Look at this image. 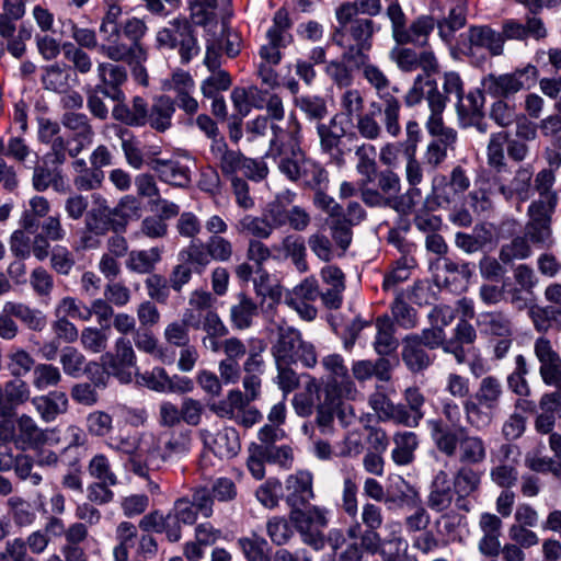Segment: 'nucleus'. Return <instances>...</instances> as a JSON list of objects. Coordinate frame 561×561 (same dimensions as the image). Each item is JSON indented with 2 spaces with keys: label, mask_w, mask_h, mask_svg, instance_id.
I'll return each instance as SVG.
<instances>
[{
  "label": "nucleus",
  "mask_w": 561,
  "mask_h": 561,
  "mask_svg": "<svg viewBox=\"0 0 561 561\" xmlns=\"http://www.w3.org/2000/svg\"><path fill=\"white\" fill-rule=\"evenodd\" d=\"M534 353L540 364L539 375L542 382L557 389L541 396L539 408L545 413L554 415L556 412L561 410V356L546 336L536 339Z\"/></svg>",
  "instance_id": "4"
},
{
  "label": "nucleus",
  "mask_w": 561,
  "mask_h": 561,
  "mask_svg": "<svg viewBox=\"0 0 561 561\" xmlns=\"http://www.w3.org/2000/svg\"><path fill=\"white\" fill-rule=\"evenodd\" d=\"M128 42L121 41V37H106L102 45L104 55L113 60H125L129 65L134 61H145L147 56L145 49L136 41V37H127Z\"/></svg>",
  "instance_id": "28"
},
{
  "label": "nucleus",
  "mask_w": 561,
  "mask_h": 561,
  "mask_svg": "<svg viewBox=\"0 0 561 561\" xmlns=\"http://www.w3.org/2000/svg\"><path fill=\"white\" fill-rule=\"evenodd\" d=\"M4 311L13 314L32 331H42L47 324L46 317L42 311L21 302H5Z\"/></svg>",
  "instance_id": "53"
},
{
  "label": "nucleus",
  "mask_w": 561,
  "mask_h": 561,
  "mask_svg": "<svg viewBox=\"0 0 561 561\" xmlns=\"http://www.w3.org/2000/svg\"><path fill=\"white\" fill-rule=\"evenodd\" d=\"M453 501L454 489L449 474L439 470L431 482L426 504L432 511L443 513L450 508Z\"/></svg>",
  "instance_id": "29"
},
{
  "label": "nucleus",
  "mask_w": 561,
  "mask_h": 561,
  "mask_svg": "<svg viewBox=\"0 0 561 561\" xmlns=\"http://www.w3.org/2000/svg\"><path fill=\"white\" fill-rule=\"evenodd\" d=\"M352 374L354 378L360 382L374 376L380 381H388L391 378L390 362L382 357L374 362L369 359L355 360L352 364Z\"/></svg>",
  "instance_id": "42"
},
{
  "label": "nucleus",
  "mask_w": 561,
  "mask_h": 561,
  "mask_svg": "<svg viewBox=\"0 0 561 561\" xmlns=\"http://www.w3.org/2000/svg\"><path fill=\"white\" fill-rule=\"evenodd\" d=\"M426 426L435 448L446 458L471 466L485 461V440L479 435L470 434L466 426L450 427L440 419H428Z\"/></svg>",
  "instance_id": "1"
},
{
  "label": "nucleus",
  "mask_w": 561,
  "mask_h": 561,
  "mask_svg": "<svg viewBox=\"0 0 561 561\" xmlns=\"http://www.w3.org/2000/svg\"><path fill=\"white\" fill-rule=\"evenodd\" d=\"M179 261L190 266L194 273L203 274L211 259L205 242L192 240L187 247L180 250Z\"/></svg>",
  "instance_id": "47"
},
{
  "label": "nucleus",
  "mask_w": 561,
  "mask_h": 561,
  "mask_svg": "<svg viewBox=\"0 0 561 561\" xmlns=\"http://www.w3.org/2000/svg\"><path fill=\"white\" fill-rule=\"evenodd\" d=\"M313 497V477L310 471L300 470L287 477L285 500L291 510L306 507Z\"/></svg>",
  "instance_id": "19"
},
{
  "label": "nucleus",
  "mask_w": 561,
  "mask_h": 561,
  "mask_svg": "<svg viewBox=\"0 0 561 561\" xmlns=\"http://www.w3.org/2000/svg\"><path fill=\"white\" fill-rule=\"evenodd\" d=\"M210 152L219 162L221 172L230 176H236L237 171H241L244 156L239 151L228 149L224 139H215L211 141Z\"/></svg>",
  "instance_id": "44"
},
{
  "label": "nucleus",
  "mask_w": 561,
  "mask_h": 561,
  "mask_svg": "<svg viewBox=\"0 0 561 561\" xmlns=\"http://www.w3.org/2000/svg\"><path fill=\"white\" fill-rule=\"evenodd\" d=\"M59 362L64 373L72 378L82 376L84 371L99 369V363L94 360L88 362L85 356L73 346H66L62 348Z\"/></svg>",
  "instance_id": "43"
},
{
  "label": "nucleus",
  "mask_w": 561,
  "mask_h": 561,
  "mask_svg": "<svg viewBox=\"0 0 561 561\" xmlns=\"http://www.w3.org/2000/svg\"><path fill=\"white\" fill-rule=\"evenodd\" d=\"M8 514L19 527L31 526L36 519L33 505L21 496H11L7 501Z\"/></svg>",
  "instance_id": "60"
},
{
  "label": "nucleus",
  "mask_w": 561,
  "mask_h": 561,
  "mask_svg": "<svg viewBox=\"0 0 561 561\" xmlns=\"http://www.w3.org/2000/svg\"><path fill=\"white\" fill-rule=\"evenodd\" d=\"M397 45L391 49L390 57L403 71H413L422 68L426 77L437 70V61L434 54L423 47H416L410 43L411 37H396Z\"/></svg>",
  "instance_id": "10"
},
{
  "label": "nucleus",
  "mask_w": 561,
  "mask_h": 561,
  "mask_svg": "<svg viewBox=\"0 0 561 561\" xmlns=\"http://www.w3.org/2000/svg\"><path fill=\"white\" fill-rule=\"evenodd\" d=\"M112 115L114 119L133 127H142L148 122V103L141 96H134L131 104L116 101Z\"/></svg>",
  "instance_id": "32"
},
{
  "label": "nucleus",
  "mask_w": 561,
  "mask_h": 561,
  "mask_svg": "<svg viewBox=\"0 0 561 561\" xmlns=\"http://www.w3.org/2000/svg\"><path fill=\"white\" fill-rule=\"evenodd\" d=\"M93 202L92 208L85 215V228L95 236H104L111 229V216L114 214L101 195H93Z\"/></svg>",
  "instance_id": "36"
},
{
  "label": "nucleus",
  "mask_w": 561,
  "mask_h": 561,
  "mask_svg": "<svg viewBox=\"0 0 561 561\" xmlns=\"http://www.w3.org/2000/svg\"><path fill=\"white\" fill-rule=\"evenodd\" d=\"M162 89L175 92L174 104L187 115L192 116L198 112V102L192 95L195 90V82L187 71L183 69L174 70L170 79L163 80Z\"/></svg>",
  "instance_id": "17"
},
{
  "label": "nucleus",
  "mask_w": 561,
  "mask_h": 561,
  "mask_svg": "<svg viewBox=\"0 0 561 561\" xmlns=\"http://www.w3.org/2000/svg\"><path fill=\"white\" fill-rule=\"evenodd\" d=\"M394 448L391 459L398 466H408L414 461L415 450L419 447V436L414 432L402 431L393 435Z\"/></svg>",
  "instance_id": "41"
},
{
  "label": "nucleus",
  "mask_w": 561,
  "mask_h": 561,
  "mask_svg": "<svg viewBox=\"0 0 561 561\" xmlns=\"http://www.w3.org/2000/svg\"><path fill=\"white\" fill-rule=\"evenodd\" d=\"M175 113L174 101L168 95L156 98L148 107L147 124L154 130L163 133L172 125V117Z\"/></svg>",
  "instance_id": "37"
},
{
  "label": "nucleus",
  "mask_w": 561,
  "mask_h": 561,
  "mask_svg": "<svg viewBox=\"0 0 561 561\" xmlns=\"http://www.w3.org/2000/svg\"><path fill=\"white\" fill-rule=\"evenodd\" d=\"M274 138L271 140L267 156L280 160L301 152V125L294 113H290L287 121V128L283 130L279 126H272Z\"/></svg>",
  "instance_id": "13"
},
{
  "label": "nucleus",
  "mask_w": 561,
  "mask_h": 561,
  "mask_svg": "<svg viewBox=\"0 0 561 561\" xmlns=\"http://www.w3.org/2000/svg\"><path fill=\"white\" fill-rule=\"evenodd\" d=\"M32 185L37 192H45L50 186L58 193L65 192L67 188L65 178L58 167L49 169L46 165H35Z\"/></svg>",
  "instance_id": "48"
},
{
  "label": "nucleus",
  "mask_w": 561,
  "mask_h": 561,
  "mask_svg": "<svg viewBox=\"0 0 561 561\" xmlns=\"http://www.w3.org/2000/svg\"><path fill=\"white\" fill-rule=\"evenodd\" d=\"M508 134L506 131L491 135L486 148L488 164L497 172L505 170V147L507 148Z\"/></svg>",
  "instance_id": "62"
},
{
  "label": "nucleus",
  "mask_w": 561,
  "mask_h": 561,
  "mask_svg": "<svg viewBox=\"0 0 561 561\" xmlns=\"http://www.w3.org/2000/svg\"><path fill=\"white\" fill-rule=\"evenodd\" d=\"M24 12L23 0H4L3 12L0 14V35H12Z\"/></svg>",
  "instance_id": "63"
},
{
  "label": "nucleus",
  "mask_w": 561,
  "mask_h": 561,
  "mask_svg": "<svg viewBox=\"0 0 561 561\" xmlns=\"http://www.w3.org/2000/svg\"><path fill=\"white\" fill-rule=\"evenodd\" d=\"M99 77L103 91L101 94L113 101H124L125 94L122 90L123 83L127 79L126 70L116 65L112 64H100L99 65Z\"/></svg>",
  "instance_id": "31"
},
{
  "label": "nucleus",
  "mask_w": 561,
  "mask_h": 561,
  "mask_svg": "<svg viewBox=\"0 0 561 561\" xmlns=\"http://www.w3.org/2000/svg\"><path fill=\"white\" fill-rule=\"evenodd\" d=\"M61 124L71 131L70 140L75 142L70 158H77L79 153L91 145L94 136L89 117L83 113L68 111L61 116Z\"/></svg>",
  "instance_id": "21"
},
{
  "label": "nucleus",
  "mask_w": 561,
  "mask_h": 561,
  "mask_svg": "<svg viewBox=\"0 0 561 561\" xmlns=\"http://www.w3.org/2000/svg\"><path fill=\"white\" fill-rule=\"evenodd\" d=\"M476 328L466 319H460L451 331V336L446 344V354L454 356L458 365L469 362L470 346L477 341Z\"/></svg>",
  "instance_id": "23"
},
{
  "label": "nucleus",
  "mask_w": 561,
  "mask_h": 561,
  "mask_svg": "<svg viewBox=\"0 0 561 561\" xmlns=\"http://www.w3.org/2000/svg\"><path fill=\"white\" fill-rule=\"evenodd\" d=\"M354 127L350 121L342 119V115H334L328 124L318 123L317 134L320 139L321 151L330 157L335 165H343L345 151L342 149V139L354 135L350 130Z\"/></svg>",
  "instance_id": "9"
},
{
  "label": "nucleus",
  "mask_w": 561,
  "mask_h": 561,
  "mask_svg": "<svg viewBox=\"0 0 561 561\" xmlns=\"http://www.w3.org/2000/svg\"><path fill=\"white\" fill-rule=\"evenodd\" d=\"M199 437L205 448L220 459L233 458L241 448L239 433L233 427H224L216 434L203 428L199 431Z\"/></svg>",
  "instance_id": "18"
},
{
  "label": "nucleus",
  "mask_w": 561,
  "mask_h": 561,
  "mask_svg": "<svg viewBox=\"0 0 561 561\" xmlns=\"http://www.w3.org/2000/svg\"><path fill=\"white\" fill-rule=\"evenodd\" d=\"M391 320L394 325L404 329L412 330L419 324L417 311L408 304L403 291H398L393 301L390 304Z\"/></svg>",
  "instance_id": "49"
},
{
  "label": "nucleus",
  "mask_w": 561,
  "mask_h": 561,
  "mask_svg": "<svg viewBox=\"0 0 561 561\" xmlns=\"http://www.w3.org/2000/svg\"><path fill=\"white\" fill-rule=\"evenodd\" d=\"M285 255L291 260L296 268L304 273L308 270V263L306 260L307 249L305 240L300 236H287L282 242Z\"/></svg>",
  "instance_id": "64"
},
{
  "label": "nucleus",
  "mask_w": 561,
  "mask_h": 561,
  "mask_svg": "<svg viewBox=\"0 0 561 561\" xmlns=\"http://www.w3.org/2000/svg\"><path fill=\"white\" fill-rule=\"evenodd\" d=\"M192 448V431L175 428L162 436L163 465L173 457H182Z\"/></svg>",
  "instance_id": "40"
},
{
  "label": "nucleus",
  "mask_w": 561,
  "mask_h": 561,
  "mask_svg": "<svg viewBox=\"0 0 561 561\" xmlns=\"http://www.w3.org/2000/svg\"><path fill=\"white\" fill-rule=\"evenodd\" d=\"M454 49L468 57L485 59L503 53L504 37H460Z\"/></svg>",
  "instance_id": "26"
},
{
  "label": "nucleus",
  "mask_w": 561,
  "mask_h": 561,
  "mask_svg": "<svg viewBox=\"0 0 561 561\" xmlns=\"http://www.w3.org/2000/svg\"><path fill=\"white\" fill-rule=\"evenodd\" d=\"M162 259V249L133 250L125 262L126 268L137 274H150Z\"/></svg>",
  "instance_id": "45"
},
{
  "label": "nucleus",
  "mask_w": 561,
  "mask_h": 561,
  "mask_svg": "<svg viewBox=\"0 0 561 561\" xmlns=\"http://www.w3.org/2000/svg\"><path fill=\"white\" fill-rule=\"evenodd\" d=\"M295 198L296 193L286 191L277 194L273 201L266 204L263 214L273 225L274 230L286 226L288 210Z\"/></svg>",
  "instance_id": "46"
},
{
  "label": "nucleus",
  "mask_w": 561,
  "mask_h": 561,
  "mask_svg": "<svg viewBox=\"0 0 561 561\" xmlns=\"http://www.w3.org/2000/svg\"><path fill=\"white\" fill-rule=\"evenodd\" d=\"M360 70L364 79L375 89L380 100V102H373L371 107L377 108L381 114L385 131L389 136L397 138L402 129L400 124L401 102L394 95L399 92V88L392 87L385 72L370 61L362 67Z\"/></svg>",
  "instance_id": "3"
},
{
  "label": "nucleus",
  "mask_w": 561,
  "mask_h": 561,
  "mask_svg": "<svg viewBox=\"0 0 561 561\" xmlns=\"http://www.w3.org/2000/svg\"><path fill=\"white\" fill-rule=\"evenodd\" d=\"M479 325L482 330L493 336H513L511 319L503 312H484L480 314Z\"/></svg>",
  "instance_id": "57"
},
{
  "label": "nucleus",
  "mask_w": 561,
  "mask_h": 561,
  "mask_svg": "<svg viewBox=\"0 0 561 561\" xmlns=\"http://www.w3.org/2000/svg\"><path fill=\"white\" fill-rule=\"evenodd\" d=\"M138 537L136 525L130 522H121L115 530L117 545L113 549L114 561H128L129 550L135 546Z\"/></svg>",
  "instance_id": "52"
},
{
  "label": "nucleus",
  "mask_w": 561,
  "mask_h": 561,
  "mask_svg": "<svg viewBox=\"0 0 561 561\" xmlns=\"http://www.w3.org/2000/svg\"><path fill=\"white\" fill-rule=\"evenodd\" d=\"M243 47L241 37H209L206 45L205 65L210 71L221 66V57H237Z\"/></svg>",
  "instance_id": "27"
},
{
  "label": "nucleus",
  "mask_w": 561,
  "mask_h": 561,
  "mask_svg": "<svg viewBox=\"0 0 561 561\" xmlns=\"http://www.w3.org/2000/svg\"><path fill=\"white\" fill-rule=\"evenodd\" d=\"M18 442L27 448H39L42 445L59 443V432L57 428L43 430L30 415L22 414L18 421Z\"/></svg>",
  "instance_id": "22"
},
{
  "label": "nucleus",
  "mask_w": 561,
  "mask_h": 561,
  "mask_svg": "<svg viewBox=\"0 0 561 561\" xmlns=\"http://www.w3.org/2000/svg\"><path fill=\"white\" fill-rule=\"evenodd\" d=\"M474 265L450 257L444 259V283L451 291L463 290L472 275Z\"/></svg>",
  "instance_id": "38"
},
{
  "label": "nucleus",
  "mask_w": 561,
  "mask_h": 561,
  "mask_svg": "<svg viewBox=\"0 0 561 561\" xmlns=\"http://www.w3.org/2000/svg\"><path fill=\"white\" fill-rule=\"evenodd\" d=\"M320 298L318 280L314 277H307L296 285L285 297V304L295 310L306 321L317 318L318 309L314 304Z\"/></svg>",
  "instance_id": "14"
},
{
  "label": "nucleus",
  "mask_w": 561,
  "mask_h": 561,
  "mask_svg": "<svg viewBox=\"0 0 561 561\" xmlns=\"http://www.w3.org/2000/svg\"><path fill=\"white\" fill-rule=\"evenodd\" d=\"M302 342L304 340L299 330L290 327L280 329L277 341L272 346L275 363L278 365L282 362L295 363V356Z\"/></svg>",
  "instance_id": "35"
},
{
  "label": "nucleus",
  "mask_w": 561,
  "mask_h": 561,
  "mask_svg": "<svg viewBox=\"0 0 561 561\" xmlns=\"http://www.w3.org/2000/svg\"><path fill=\"white\" fill-rule=\"evenodd\" d=\"M456 191L450 182L443 174H435L432 180V193L426 197L425 205L430 210L449 205L455 196Z\"/></svg>",
  "instance_id": "51"
},
{
  "label": "nucleus",
  "mask_w": 561,
  "mask_h": 561,
  "mask_svg": "<svg viewBox=\"0 0 561 561\" xmlns=\"http://www.w3.org/2000/svg\"><path fill=\"white\" fill-rule=\"evenodd\" d=\"M333 41L343 49V59L355 68L360 69L369 62L370 37H333Z\"/></svg>",
  "instance_id": "34"
},
{
  "label": "nucleus",
  "mask_w": 561,
  "mask_h": 561,
  "mask_svg": "<svg viewBox=\"0 0 561 561\" xmlns=\"http://www.w3.org/2000/svg\"><path fill=\"white\" fill-rule=\"evenodd\" d=\"M319 187L313 190V205L328 215V222L331 236L335 243L345 251L353 237L352 228L359 225L366 218V210L359 202L348 201L345 205L339 204L324 190Z\"/></svg>",
  "instance_id": "2"
},
{
  "label": "nucleus",
  "mask_w": 561,
  "mask_h": 561,
  "mask_svg": "<svg viewBox=\"0 0 561 561\" xmlns=\"http://www.w3.org/2000/svg\"><path fill=\"white\" fill-rule=\"evenodd\" d=\"M41 419L47 423L54 422L68 410V397L62 391H50L47 394L34 397L31 400Z\"/></svg>",
  "instance_id": "33"
},
{
  "label": "nucleus",
  "mask_w": 561,
  "mask_h": 561,
  "mask_svg": "<svg viewBox=\"0 0 561 561\" xmlns=\"http://www.w3.org/2000/svg\"><path fill=\"white\" fill-rule=\"evenodd\" d=\"M503 394L502 383L494 376L484 377L477 390V401L489 410L499 408L501 397Z\"/></svg>",
  "instance_id": "58"
},
{
  "label": "nucleus",
  "mask_w": 561,
  "mask_h": 561,
  "mask_svg": "<svg viewBox=\"0 0 561 561\" xmlns=\"http://www.w3.org/2000/svg\"><path fill=\"white\" fill-rule=\"evenodd\" d=\"M450 8L448 16L435 22L433 16H420L411 25V31L414 35H428L435 27L438 28L439 35H447L459 31L465 26L467 21L468 3L467 0H446Z\"/></svg>",
  "instance_id": "11"
},
{
  "label": "nucleus",
  "mask_w": 561,
  "mask_h": 561,
  "mask_svg": "<svg viewBox=\"0 0 561 561\" xmlns=\"http://www.w3.org/2000/svg\"><path fill=\"white\" fill-rule=\"evenodd\" d=\"M533 171L530 168H519L510 185H501L500 193L505 199L517 196L519 201L525 202L530 197Z\"/></svg>",
  "instance_id": "55"
},
{
  "label": "nucleus",
  "mask_w": 561,
  "mask_h": 561,
  "mask_svg": "<svg viewBox=\"0 0 561 561\" xmlns=\"http://www.w3.org/2000/svg\"><path fill=\"white\" fill-rule=\"evenodd\" d=\"M471 465H461L454 477V485L460 495H470L479 490L482 472Z\"/></svg>",
  "instance_id": "61"
},
{
  "label": "nucleus",
  "mask_w": 561,
  "mask_h": 561,
  "mask_svg": "<svg viewBox=\"0 0 561 561\" xmlns=\"http://www.w3.org/2000/svg\"><path fill=\"white\" fill-rule=\"evenodd\" d=\"M485 98L483 90H470L467 95L457 101V113L462 127H474L479 133L485 134L489 124L484 117Z\"/></svg>",
  "instance_id": "16"
},
{
  "label": "nucleus",
  "mask_w": 561,
  "mask_h": 561,
  "mask_svg": "<svg viewBox=\"0 0 561 561\" xmlns=\"http://www.w3.org/2000/svg\"><path fill=\"white\" fill-rule=\"evenodd\" d=\"M401 358L411 373L417 374L432 366L436 356L423 345L417 334H408L402 340Z\"/></svg>",
  "instance_id": "20"
},
{
  "label": "nucleus",
  "mask_w": 561,
  "mask_h": 561,
  "mask_svg": "<svg viewBox=\"0 0 561 561\" xmlns=\"http://www.w3.org/2000/svg\"><path fill=\"white\" fill-rule=\"evenodd\" d=\"M524 236L538 249L550 248L553 243L551 221L529 218Z\"/></svg>",
  "instance_id": "56"
},
{
  "label": "nucleus",
  "mask_w": 561,
  "mask_h": 561,
  "mask_svg": "<svg viewBox=\"0 0 561 561\" xmlns=\"http://www.w3.org/2000/svg\"><path fill=\"white\" fill-rule=\"evenodd\" d=\"M321 364L328 373L327 392L337 399H354L357 389L343 357L331 354L324 356Z\"/></svg>",
  "instance_id": "12"
},
{
  "label": "nucleus",
  "mask_w": 561,
  "mask_h": 561,
  "mask_svg": "<svg viewBox=\"0 0 561 561\" xmlns=\"http://www.w3.org/2000/svg\"><path fill=\"white\" fill-rule=\"evenodd\" d=\"M259 313V305L247 294L240 293L238 302L230 308L231 325L237 330H247L253 325Z\"/></svg>",
  "instance_id": "39"
},
{
  "label": "nucleus",
  "mask_w": 561,
  "mask_h": 561,
  "mask_svg": "<svg viewBox=\"0 0 561 561\" xmlns=\"http://www.w3.org/2000/svg\"><path fill=\"white\" fill-rule=\"evenodd\" d=\"M250 402L252 401L239 389H232L228 392L226 399L214 403L210 410L220 417L233 420Z\"/></svg>",
  "instance_id": "54"
},
{
  "label": "nucleus",
  "mask_w": 561,
  "mask_h": 561,
  "mask_svg": "<svg viewBox=\"0 0 561 561\" xmlns=\"http://www.w3.org/2000/svg\"><path fill=\"white\" fill-rule=\"evenodd\" d=\"M376 334L373 341L374 351L382 358L394 353L399 346L396 327L390 316L383 313L374 320Z\"/></svg>",
  "instance_id": "30"
},
{
  "label": "nucleus",
  "mask_w": 561,
  "mask_h": 561,
  "mask_svg": "<svg viewBox=\"0 0 561 561\" xmlns=\"http://www.w3.org/2000/svg\"><path fill=\"white\" fill-rule=\"evenodd\" d=\"M103 366L115 376H121L126 369L136 367V354L131 342L125 336L115 341L114 353L106 352L101 356Z\"/></svg>",
  "instance_id": "25"
},
{
  "label": "nucleus",
  "mask_w": 561,
  "mask_h": 561,
  "mask_svg": "<svg viewBox=\"0 0 561 561\" xmlns=\"http://www.w3.org/2000/svg\"><path fill=\"white\" fill-rule=\"evenodd\" d=\"M515 448L504 443L491 453L490 478L500 488L511 489L518 481L517 460L512 457Z\"/></svg>",
  "instance_id": "15"
},
{
  "label": "nucleus",
  "mask_w": 561,
  "mask_h": 561,
  "mask_svg": "<svg viewBox=\"0 0 561 561\" xmlns=\"http://www.w3.org/2000/svg\"><path fill=\"white\" fill-rule=\"evenodd\" d=\"M150 168L161 182L171 186L185 188L191 184V168L180 159H154Z\"/></svg>",
  "instance_id": "24"
},
{
  "label": "nucleus",
  "mask_w": 561,
  "mask_h": 561,
  "mask_svg": "<svg viewBox=\"0 0 561 561\" xmlns=\"http://www.w3.org/2000/svg\"><path fill=\"white\" fill-rule=\"evenodd\" d=\"M537 72V68L529 65L511 73H490L482 79L481 84L483 91L490 96L506 99L533 85L536 81Z\"/></svg>",
  "instance_id": "7"
},
{
  "label": "nucleus",
  "mask_w": 561,
  "mask_h": 561,
  "mask_svg": "<svg viewBox=\"0 0 561 561\" xmlns=\"http://www.w3.org/2000/svg\"><path fill=\"white\" fill-rule=\"evenodd\" d=\"M329 511L320 506L298 507L291 510L290 520L300 534L302 541L314 550H322L325 546L323 529L328 526Z\"/></svg>",
  "instance_id": "6"
},
{
  "label": "nucleus",
  "mask_w": 561,
  "mask_h": 561,
  "mask_svg": "<svg viewBox=\"0 0 561 561\" xmlns=\"http://www.w3.org/2000/svg\"><path fill=\"white\" fill-rule=\"evenodd\" d=\"M130 469L139 478H148V471L163 466L162 436L151 431L137 433L136 454L130 458Z\"/></svg>",
  "instance_id": "8"
},
{
  "label": "nucleus",
  "mask_w": 561,
  "mask_h": 561,
  "mask_svg": "<svg viewBox=\"0 0 561 561\" xmlns=\"http://www.w3.org/2000/svg\"><path fill=\"white\" fill-rule=\"evenodd\" d=\"M237 230L239 233L251 234L257 240L268 239L274 231L273 225L264 214L262 216L245 215L238 221Z\"/></svg>",
  "instance_id": "59"
},
{
  "label": "nucleus",
  "mask_w": 561,
  "mask_h": 561,
  "mask_svg": "<svg viewBox=\"0 0 561 561\" xmlns=\"http://www.w3.org/2000/svg\"><path fill=\"white\" fill-rule=\"evenodd\" d=\"M237 546L247 561H271L272 548L270 543L254 533L251 536L240 537L237 540Z\"/></svg>",
  "instance_id": "50"
},
{
  "label": "nucleus",
  "mask_w": 561,
  "mask_h": 561,
  "mask_svg": "<svg viewBox=\"0 0 561 561\" xmlns=\"http://www.w3.org/2000/svg\"><path fill=\"white\" fill-rule=\"evenodd\" d=\"M278 169L288 180L301 182L311 190L327 187L329 184L327 170L319 162L307 158L304 151L278 160Z\"/></svg>",
  "instance_id": "5"
}]
</instances>
